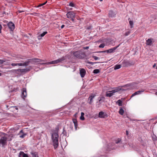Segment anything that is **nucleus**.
Listing matches in <instances>:
<instances>
[{
	"instance_id": "1",
	"label": "nucleus",
	"mask_w": 157,
	"mask_h": 157,
	"mask_svg": "<svg viewBox=\"0 0 157 157\" xmlns=\"http://www.w3.org/2000/svg\"><path fill=\"white\" fill-rule=\"evenodd\" d=\"M58 134L56 132L53 133L52 135V140L53 145L55 149H56L58 146Z\"/></svg>"
},
{
	"instance_id": "2",
	"label": "nucleus",
	"mask_w": 157,
	"mask_h": 157,
	"mask_svg": "<svg viewBox=\"0 0 157 157\" xmlns=\"http://www.w3.org/2000/svg\"><path fill=\"white\" fill-rule=\"evenodd\" d=\"M65 59L64 57H62L59 58L57 59L56 60L52 61L42 63L43 64H53L55 63H59L61 62L62 61L64 60Z\"/></svg>"
},
{
	"instance_id": "3",
	"label": "nucleus",
	"mask_w": 157,
	"mask_h": 157,
	"mask_svg": "<svg viewBox=\"0 0 157 157\" xmlns=\"http://www.w3.org/2000/svg\"><path fill=\"white\" fill-rule=\"evenodd\" d=\"M74 56L77 58L81 59L83 57L84 54L81 51H77L73 53Z\"/></svg>"
},
{
	"instance_id": "4",
	"label": "nucleus",
	"mask_w": 157,
	"mask_h": 157,
	"mask_svg": "<svg viewBox=\"0 0 157 157\" xmlns=\"http://www.w3.org/2000/svg\"><path fill=\"white\" fill-rule=\"evenodd\" d=\"M7 138L5 136H2L0 139V145L2 147L7 145Z\"/></svg>"
},
{
	"instance_id": "5",
	"label": "nucleus",
	"mask_w": 157,
	"mask_h": 157,
	"mask_svg": "<svg viewBox=\"0 0 157 157\" xmlns=\"http://www.w3.org/2000/svg\"><path fill=\"white\" fill-rule=\"evenodd\" d=\"M136 83L135 82H132V83L128 84L124 86H123V87H130V89H132L135 88L136 86ZM129 88H127V90H129Z\"/></svg>"
},
{
	"instance_id": "6",
	"label": "nucleus",
	"mask_w": 157,
	"mask_h": 157,
	"mask_svg": "<svg viewBox=\"0 0 157 157\" xmlns=\"http://www.w3.org/2000/svg\"><path fill=\"white\" fill-rule=\"evenodd\" d=\"M119 45L118 46L116 47H113V48H112L110 49H109L107 50L101 51L100 52H102V53L106 52L108 53H113V52H114L115 51V50H116V49L119 47Z\"/></svg>"
},
{
	"instance_id": "7",
	"label": "nucleus",
	"mask_w": 157,
	"mask_h": 157,
	"mask_svg": "<svg viewBox=\"0 0 157 157\" xmlns=\"http://www.w3.org/2000/svg\"><path fill=\"white\" fill-rule=\"evenodd\" d=\"M66 15L67 18H72L75 17V14L73 11H69L67 13Z\"/></svg>"
},
{
	"instance_id": "8",
	"label": "nucleus",
	"mask_w": 157,
	"mask_h": 157,
	"mask_svg": "<svg viewBox=\"0 0 157 157\" xmlns=\"http://www.w3.org/2000/svg\"><path fill=\"white\" fill-rule=\"evenodd\" d=\"M122 63L123 67H128L133 64L132 62L125 60L123 61Z\"/></svg>"
},
{
	"instance_id": "9",
	"label": "nucleus",
	"mask_w": 157,
	"mask_h": 157,
	"mask_svg": "<svg viewBox=\"0 0 157 157\" xmlns=\"http://www.w3.org/2000/svg\"><path fill=\"white\" fill-rule=\"evenodd\" d=\"M14 71L16 72L17 71H19L21 72V73H25L27 72H28L30 71V69L29 68H25L24 69H14L13 70Z\"/></svg>"
},
{
	"instance_id": "10",
	"label": "nucleus",
	"mask_w": 157,
	"mask_h": 157,
	"mask_svg": "<svg viewBox=\"0 0 157 157\" xmlns=\"http://www.w3.org/2000/svg\"><path fill=\"white\" fill-rule=\"evenodd\" d=\"M21 97L24 99L27 96V92L26 89L24 88L22 90Z\"/></svg>"
},
{
	"instance_id": "11",
	"label": "nucleus",
	"mask_w": 157,
	"mask_h": 157,
	"mask_svg": "<svg viewBox=\"0 0 157 157\" xmlns=\"http://www.w3.org/2000/svg\"><path fill=\"white\" fill-rule=\"evenodd\" d=\"M7 26L10 29H14L15 28L14 24L12 22H9L7 24Z\"/></svg>"
},
{
	"instance_id": "12",
	"label": "nucleus",
	"mask_w": 157,
	"mask_h": 157,
	"mask_svg": "<svg viewBox=\"0 0 157 157\" xmlns=\"http://www.w3.org/2000/svg\"><path fill=\"white\" fill-rule=\"evenodd\" d=\"M47 33L46 31L44 32L43 33L41 34H38V35L37 36V38L38 40H40L42 39V37H43L45 34Z\"/></svg>"
},
{
	"instance_id": "13",
	"label": "nucleus",
	"mask_w": 157,
	"mask_h": 157,
	"mask_svg": "<svg viewBox=\"0 0 157 157\" xmlns=\"http://www.w3.org/2000/svg\"><path fill=\"white\" fill-rule=\"evenodd\" d=\"M80 74L82 78H83L85 76L86 72L85 70L83 68H82L80 71Z\"/></svg>"
},
{
	"instance_id": "14",
	"label": "nucleus",
	"mask_w": 157,
	"mask_h": 157,
	"mask_svg": "<svg viewBox=\"0 0 157 157\" xmlns=\"http://www.w3.org/2000/svg\"><path fill=\"white\" fill-rule=\"evenodd\" d=\"M153 39L152 38L148 39L146 40V44L148 45H151L153 42Z\"/></svg>"
},
{
	"instance_id": "15",
	"label": "nucleus",
	"mask_w": 157,
	"mask_h": 157,
	"mask_svg": "<svg viewBox=\"0 0 157 157\" xmlns=\"http://www.w3.org/2000/svg\"><path fill=\"white\" fill-rule=\"evenodd\" d=\"M95 96V95L92 94L88 98L89 100H90V101L89 102V103L90 104H91L93 102V99L94 98V97Z\"/></svg>"
},
{
	"instance_id": "16",
	"label": "nucleus",
	"mask_w": 157,
	"mask_h": 157,
	"mask_svg": "<svg viewBox=\"0 0 157 157\" xmlns=\"http://www.w3.org/2000/svg\"><path fill=\"white\" fill-rule=\"evenodd\" d=\"M107 115L105 113L102 111L99 112V113L98 117L100 118H104Z\"/></svg>"
},
{
	"instance_id": "17",
	"label": "nucleus",
	"mask_w": 157,
	"mask_h": 157,
	"mask_svg": "<svg viewBox=\"0 0 157 157\" xmlns=\"http://www.w3.org/2000/svg\"><path fill=\"white\" fill-rule=\"evenodd\" d=\"M18 157H28L27 155L23 151H20L19 153Z\"/></svg>"
},
{
	"instance_id": "18",
	"label": "nucleus",
	"mask_w": 157,
	"mask_h": 157,
	"mask_svg": "<svg viewBox=\"0 0 157 157\" xmlns=\"http://www.w3.org/2000/svg\"><path fill=\"white\" fill-rule=\"evenodd\" d=\"M72 121L73 122V123H74V126L75 128V130H77V128L78 126V123L77 120L75 119H72Z\"/></svg>"
},
{
	"instance_id": "19",
	"label": "nucleus",
	"mask_w": 157,
	"mask_h": 157,
	"mask_svg": "<svg viewBox=\"0 0 157 157\" xmlns=\"http://www.w3.org/2000/svg\"><path fill=\"white\" fill-rule=\"evenodd\" d=\"M116 14L113 11H109V17H114L115 16Z\"/></svg>"
},
{
	"instance_id": "20",
	"label": "nucleus",
	"mask_w": 157,
	"mask_h": 157,
	"mask_svg": "<svg viewBox=\"0 0 157 157\" xmlns=\"http://www.w3.org/2000/svg\"><path fill=\"white\" fill-rule=\"evenodd\" d=\"M105 98L104 97H101L98 98V101L99 104H101L102 102H104Z\"/></svg>"
},
{
	"instance_id": "21",
	"label": "nucleus",
	"mask_w": 157,
	"mask_h": 157,
	"mask_svg": "<svg viewBox=\"0 0 157 157\" xmlns=\"http://www.w3.org/2000/svg\"><path fill=\"white\" fill-rule=\"evenodd\" d=\"M119 91V90L118 88H117L115 90H113L111 91H108V92H109V93H110L111 94H112V95H114V93L118 92Z\"/></svg>"
},
{
	"instance_id": "22",
	"label": "nucleus",
	"mask_w": 157,
	"mask_h": 157,
	"mask_svg": "<svg viewBox=\"0 0 157 157\" xmlns=\"http://www.w3.org/2000/svg\"><path fill=\"white\" fill-rule=\"evenodd\" d=\"M32 60L33 62H38L42 61H44V60H42V59H40L37 58L33 59H32Z\"/></svg>"
},
{
	"instance_id": "23",
	"label": "nucleus",
	"mask_w": 157,
	"mask_h": 157,
	"mask_svg": "<svg viewBox=\"0 0 157 157\" xmlns=\"http://www.w3.org/2000/svg\"><path fill=\"white\" fill-rule=\"evenodd\" d=\"M31 154L32 155L33 157H38L37 154L36 152H32Z\"/></svg>"
},
{
	"instance_id": "24",
	"label": "nucleus",
	"mask_w": 157,
	"mask_h": 157,
	"mask_svg": "<svg viewBox=\"0 0 157 157\" xmlns=\"http://www.w3.org/2000/svg\"><path fill=\"white\" fill-rule=\"evenodd\" d=\"M121 67V65L120 64L116 65L114 68V70H117L120 69Z\"/></svg>"
},
{
	"instance_id": "25",
	"label": "nucleus",
	"mask_w": 157,
	"mask_h": 157,
	"mask_svg": "<svg viewBox=\"0 0 157 157\" xmlns=\"http://www.w3.org/2000/svg\"><path fill=\"white\" fill-rule=\"evenodd\" d=\"M116 104H118V105L120 106H122V101L120 99L118 100L117 102H116Z\"/></svg>"
},
{
	"instance_id": "26",
	"label": "nucleus",
	"mask_w": 157,
	"mask_h": 157,
	"mask_svg": "<svg viewBox=\"0 0 157 157\" xmlns=\"http://www.w3.org/2000/svg\"><path fill=\"white\" fill-rule=\"evenodd\" d=\"M119 113L121 115H123L124 113V110L123 109L121 108L119 111Z\"/></svg>"
},
{
	"instance_id": "27",
	"label": "nucleus",
	"mask_w": 157,
	"mask_h": 157,
	"mask_svg": "<svg viewBox=\"0 0 157 157\" xmlns=\"http://www.w3.org/2000/svg\"><path fill=\"white\" fill-rule=\"evenodd\" d=\"M144 91V90H139L136 92H135V94L137 95L139 94H141Z\"/></svg>"
},
{
	"instance_id": "28",
	"label": "nucleus",
	"mask_w": 157,
	"mask_h": 157,
	"mask_svg": "<svg viewBox=\"0 0 157 157\" xmlns=\"http://www.w3.org/2000/svg\"><path fill=\"white\" fill-rule=\"evenodd\" d=\"M113 95L112 94L110 93H109V92H108V91L106 92V97H111Z\"/></svg>"
},
{
	"instance_id": "29",
	"label": "nucleus",
	"mask_w": 157,
	"mask_h": 157,
	"mask_svg": "<svg viewBox=\"0 0 157 157\" xmlns=\"http://www.w3.org/2000/svg\"><path fill=\"white\" fill-rule=\"evenodd\" d=\"M30 62V61H26L23 63V66H27Z\"/></svg>"
},
{
	"instance_id": "30",
	"label": "nucleus",
	"mask_w": 157,
	"mask_h": 157,
	"mask_svg": "<svg viewBox=\"0 0 157 157\" xmlns=\"http://www.w3.org/2000/svg\"><path fill=\"white\" fill-rule=\"evenodd\" d=\"M6 61V59H0V65L3 64Z\"/></svg>"
},
{
	"instance_id": "31",
	"label": "nucleus",
	"mask_w": 157,
	"mask_h": 157,
	"mask_svg": "<svg viewBox=\"0 0 157 157\" xmlns=\"http://www.w3.org/2000/svg\"><path fill=\"white\" fill-rule=\"evenodd\" d=\"M100 72V71L98 69H95L93 71V73L94 74H98Z\"/></svg>"
},
{
	"instance_id": "32",
	"label": "nucleus",
	"mask_w": 157,
	"mask_h": 157,
	"mask_svg": "<svg viewBox=\"0 0 157 157\" xmlns=\"http://www.w3.org/2000/svg\"><path fill=\"white\" fill-rule=\"evenodd\" d=\"M129 24L131 26V28H132V25H133V22L131 21H129Z\"/></svg>"
},
{
	"instance_id": "33",
	"label": "nucleus",
	"mask_w": 157,
	"mask_h": 157,
	"mask_svg": "<svg viewBox=\"0 0 157 157\" xmlns=\"http://www.w3.org/2000/svg\"><path fill=\"white\" fill-rule=\"evenodd\" d=\"M105 46V44H101L99 46V47L100 48H103Z\"/></svg>"
},
{
	"instance_id": "34",
	"label": "nucleus",
	"mask_w": 157,
	"mask_h": 157,
	"mask_svg": "<svg viewBox=\"0 0 157 157\" xmlns=\"http://www.w3.org/2000/svg\"><path fill=\"white\" fill-rule=\"evenodd\" d=\"M93 57L95 60H97L99 59V58L95 56H93Z\"/></svg>"
},
{
	"instance_id": "35",
	"label": "nucleus",
	"mask_w": 157,
	"mask_h": 157,
	"mask_svg": "<svg viewBox=\"0 0 157 157\" xmlns=\"http://www.w3.org/2000/svg\"><path fill=\"white\" fill-rule=\"evenodd\" d=\"M26 135V134H23L22 135H20L19 137L20 138H23Z\"/></svg>"
},
{
	"instance_id": "36",
	"label": "nucleus",
	"mask_w": 157,
	"mask_h": 157,
	"mask_svg": "<svg viewBox=\"0 0 157 157\" xmlns=\"http://www.w3.org/2000/svg\"><path fill=\"white\" fill-rule=\"evenodd\" d=\"M69 6L71 7H74V4L72 2H71L69 3Z\"/></svg>"
},
{
	"instance_id": "37",
	"label": "nucleus",
	"mask_w": 157,
	"mask_h": 157,
	"mask_svg": "<svg viewBox=\"0 0 157 157\" xmlns=\"http://www.w3.org/2000/svg\"><path fill=\"white\" fill-rule=\"evenodd\" d=\"M17 65L22 66H23V63H17Z\"/></svg>"
},
{
	"instance_id": "38",
	"label": "nucleus",
	"mask_w": 157,
	"mask_h": 157,
	"mask_svg": "<svg viewBox=\"0 0 157 157\" xmlns=\"http://www.w3.org/2000/svg\"><path fill=\"white\" fill-rule=\"evenodd\" d=\"M11 65L13 67H14L17 66V63H12Z\"/></svg>"
},
{
	"instance_id": "39",
	"label": "nucleus",
	"mask_w": 157,
	"mask_h": 157,
	"mask_svg": "<svg viewBox=\"0 0 157 157\" xmlns=\"http://www.w3.org/2000/svg\"><path fill=\"white\" fill-rule=\"evenodd\" d=\"M80 119L82 120H84V116H81L80 117Z\"/></svg>"
},
{
	"instance_id": "40",
	"label": "nucleus",
	"mask_w": 157,
	"mask_h": 157,
	"mask_svg": "<svg viewBox=\"0 0 157 157\" xmlns=\"http://www.w3.org/2000/svg\"><path fill=\"white\" fill-rule=\"evenodd\" d=\"M130 32L129 31H128V32L126 33L125 35L126 36H128L130 33Z\"/></svg>"
},
{
	"instance_id": "41",
	"label": "nucleus",
	"mask_w": 157,
	"mask_h": 157,
	"mask_svg": "<svg viewBox=\"0 0 157 157\" xmlns=\"http://www.w3.org/2000/svg\"><path fill=\"white\" fill-rule=\"evenodd\" d=\"M120 141H121V140L118 139L116 141L115 143L116 144H118V143H119V142H120Z\"/></svg>"
},
{
	"instance_id": "42",
	"label": "nucleus",
	"mask_w": 157,
	"mask_h": 157,
	"mask_svg": "<svg viewBox=\"0 0 157 157\" xmlns=\"http://www.w3.org/2000/svg\"><path fill=\"white\" fill-rule=\"evenodd\" d=\"M136 95V94H135V92L134 94H132V95H131L130 98H132L133 97H134V96H135Z\"/></svg>"
},
{
	"instance_id": "43",
	"label": "nucleus",
	"mask_w": 157,
	"mask_h": 157,
	"mask_svg": "<svg viewBox=\"0 0 157 157\" xmlns=\"http://www.w3.org/2000/svg\"><path fill=\"white\" fill-rule=\"evenodd\" d=\"M92 28V26L90 25L87 27V29H91Z\"/></svg>"
},
{
	"instance_id": "44",
	"label": "nucleus",
	"mask_w": 157,
	"mask_h": 157,
	"mask_svg": "<svg viewBox=\"0 0 157 157\" xmlns=\"http://www.w3.org/2000/svg\"><path fill=\"white\" fill-rule=\"evenodd\" d=\"M32 14L33 15H34L35 16H37V15L39 14V13H32Z\"/></svg>"
},
{
	"instance_id": "45",
	"label": "nucleus",
	"mask_w": 157,
	"mask_h": 157,
	"mask_svg": "<svg viewBox=\"0 0 157 157\" xmlns=\"http://www.w3.org/2000/svg\"><path fill=\"white\" fill-rule=\"evenodd\" d=\"M65 26V25H61V26L60 27V28L61 29H63L64 27Z\"/></svg>"
},
{
	"instance_id": "46",
	"label": "nucleus",
	"mask_w": 157,
	"mask_h": 157,
	"mask_svg": "<svg viewBox=\"0 0 157 157\" xmlns=\"http://www.w3.org/2000/svg\"><path fill=\"white\" fill-rule=\"evenodd\" d=\"M126 134L127 136L129 134L127 130H126Z\"/></svg>"
},
{
	"instance_id": "47",
	"label": "nucleus",
	"mask_w": 157,
	"mask_h": 157,
	"mask_svg": "<svg viewBox=\"0 0 157 157\" xmlns=\"http://www.w3.org/2000/svg\"><path fill=\"white\" fill-rule=\"evenodd\" d=\"M43 5H43V3L42 4H40L38 6V7H39L40 6H42Z\"/></svg>"
},
{
	"instance_id": "48",
	"label": "nucleus",
	"mask_w": 157,
	"mask_h": 157,
	"mask_svg": "<svg viewBox=\"0 0 157 157\" xmlns=\"http://www.w3.org/2000/svg\"><path fill=\"white\" fill-rule=\"evenodd\" d=\"M84 114L82 112L81 113V116H84Z\"/></svg>"
},
{
	"instance_id": "49",
	"label": "nucleus",
	"mask_w": 157,
	"mask_h": 157,
	"mask_svg": "<svg viewBox=\"0 0 157 157\" xmlns=\"http://www.w3.org/2000/svg\"><path fill=\"white\" fill-rule=\"evenodd\" d=\"M10 64V63H6L5 64V65H9Z\"/></svg>"
},
{
	"instance_id": "50",
	"label": "nucleus",
	"mask_w": 157,
	"mask_h": 157,
	"mask_svg": "<svg viewBox=\"0 0 157 157\" xmlns=\"http://www.w3.org/2000/svg\"><path fill=\"white\" fill-rule=\"evenodd\" d=\"M156 66V64L155 63L153 66V67L154 68Z\"/></svg>"
},
{
	"instance_id": "51",
	"label": "nucleus",
	"mask_w": 157,
	"mask_h": 157,
	"mask_svg": "<svg viewBox=\"0 0 157 157\" xmlns=\"http://www.w3.org/2000/svg\"><path fill=\"white\" fill-rule=\"evenodd\" d=\"M71 19L72 21H74V20H75L74 18H71Z\"/></svg>"
},
{
	"instance_id": "52",
	"label": "nucleus",
	"mask_w": 157,
	"mask_h": 157,
	"mask_svg": "<svg viewBox=\"0 0 157 157\" xmlns=\"http://www.w3.org/2000/svg\"><path fill=\"white\" fill-rule=\"evenodd\" d=\"M47 1H46L45 2L43 3V5H45L47 3Z\"/></svg>"
},
{
	"instance_id": "53",
	"label": "nucleus",
	"mask_w": 157,
	"mask_h": 157,
	"mask_svg": "<svg viewBox=\"0 0 157 157\" xmlns=\"http://www.w3.org/2000/svg\"><path fill=\"white\" fill-rule=\"evenodd\" d=\"M47 1H46L45 2L43 3V5H45L47 3Z\"/></svg>"
},
{
	"instance_id": "54",
	"label": "nucleus",
	"mask_w": 157,
	"mask_h": 157,
	"mask_svg": "<svg viewBox=\"0 0 157 157\" xmlns=\"http://www.w3.org/2000/svg\"><path fill=\"white\" fill-rule=\"evenodd\" d=\"M2 28V26L1 25H0V29H1Z\"/></svg>"
},
{
	"instance_id": "55",
	"label": "nucleus",
	"mask_w": 157,
	"mask_h": 157,
	"mask_svg": "<svg viewBox=\"0 0 157 157\" xmlns=\"http://www.w3.org/2000/svg\"><path fill=\"white\" fill-rule=\"evenodd\" d=\"M19 11V13H21V12H23V11Z\"/></svg>"
},
{
	"instance_id": "56",
	"label": "nucleus",
	"mask_w": 157,
	"mask_h": 157,
	"mask_svg": "<svg viewBox=\"0 0 157 157\" xmlns=\"http://www.w3.org/2000/svg\"><path fill=\"white\" fill-rule=\"evenodd\" d=\"M14 107L16 109V110L18 109V108L17 107H16V106H15Z\"/></svg>"
},
{
	"instance_id": "57",
	"label": "nucleus",
	"mask_w": 157,
	"mask_h": 157,
	"mask_svg": "<svg viewBox=\"0 0 157 157\" xmlns=\"http://www.w3.org/2000/svg\"><path fill=\"white\" fill-rule=\"evenodd\" d=\"M130 119V120L131 121H135V120H132V119Z\"/></svg>"
},
{
	"instance_id": "58",
	"label": "nucleus",
	"mask_w": 157,
	"mask_h": 157,
	"mask_svg": "<svg viewBox=\"0 0 157 157\" xmlns=\"http://www.w3.org/2000/svg\"><path fill=\"white\" fill-rule=\"evenodd\" d=\"M88 48H89V47H87L86 48V49H88Z\"/></svg>"
},
{
	"instance_id": "59",
	"label": "nucleus",
	"mask_w": 157,
	"mask_h": 157,
	"mask_svg": "<svg viewBox=\"0 0 157 157\" xmlns=\"http://www.w3.org/2000/svg\"><path fill=\"white\" fill-rule=\"evenodd\" d=\"M155 94L157 95V92L155 93Z\"/></svg>"
},
{
	"instance_id": "60",
	"label": "nucleus",
	"mask_w": 157,
	"mask_h": 157,
	"mask_svg": "<svg viewBox=\"0 0 157 157\" xmlns=\"http://www.w3.org/2000/svg\"><path fill=\"white\" fill-rule=\"evenodd\" d=\"M1 30H0V33H1L2 32Z\"/></svg>"
},
{
	"instance_id": "61",
	"label": "nucleus",
	"mask_w": 157,
	"mask_h": 157,
	"mask_svg": "<svg viewBox=\"0 0 157 157\" xmlns=\"http://www.w3.org/2000/svg\"><path fill=\"white\" fill-rule=\"evenodd\" d=\"M100 1H102L103 0H99Z\"/></svg>"
},
{
	"instance_id": "62",
	"label": "nucleus",
	"mask_w": 157,
	"mask_h": 157,
	"mask_svg": "<svg viewBox=\"0 0 157 157\" xmlns=\"http://www.w3.org/2000/svg\"><path fill=\"white\" fill-rule=\"evenodd\" d=\"M92 63V62H91V63Z\"/></svg>"
},
{
	"instance_id": "63",
	"label": "nucleus",
	"mask_w": 157,
	"mask_h": 157,
	"mask_svg": "<svg viewBox=\"0 0 157 157\" xmlns=\"http://www.w3.org/2000/svg\"><path fill=\"white\" fill-rule=\"evenodd\" d=\"M1 75V74L0 73V76Z\"/></svg>"
},
{
	"instance_id": "64",
	"label": "nucleus",
	"mask_w": 157,
	"mask_h": 157,
	"mask_svg": "<svg viewBox=\"0 0 157 157\" xmlns=\"http://www.w3.org/2000/svg\"><path fill=\"white\" fill-rule=\"evenodd\" d=\"M156 68L157 69V67H156Z\"/></svg>"
}]
</instances>
